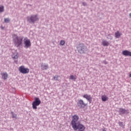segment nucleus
I'll return each instance as SVG.
<instances>
[{"mask_svg":"<svg viewBox=\"0 0 131 131\" xmlns=\"http://www.w3.org/2000/svg\"><path fill=\"white\" fill-rule=\"evenodd\" d=\"M38 20H39V18L36 14L32 15L30 17H27V20L30 22V23H34L36 21H38Z\"/></svg>","mask_w":131,"mask_h":131,"instance_id":"nucleus-4","label":"nucleus"},{"mask_svg":"<svg viewBox=\"0 0 131 131\" xmlns=\"http://www.w3.org/2000/svg\"><path fill=\"white\" fill-rule=\"evenodd\" d=\"M119 125L120 126H121L122 127H123L124 126V124L123 122H120L119 123Z\"/></svg>","mask_w":131,"mask_h":131,"instance_id":"nucleus-20","label":"nucleus"},{"mask_svg":"<svg viewBox=\"0 0 131 131\" xmlns=\"http://www.w3.org/2000/svg\"><path fill=\"white\" fill-rule=\"evenodd\" d=\"M65 45V41L64 40H61L60 41V46H64Z\"/></svg>","mask_w":131,"mask_h":131,"instance_id":"nucleus-23","label":"nucleus"},{"mask_svg":"<svg viewBox=\"0 0 131 131\" xmlns=\"http://www.w3.org/2000/svg\"><path fill=\"white\" fill-rule=\"evenodd\" d=\"M102 43L103 47H107V46H109V42L106 40L102 41Z\"/></svg>","mask_w":131,"mask_h":131,"instance_id":"nucleus-16","label":"nucleus"},{"mask_svg":"<svg viewBox=\"0 0 131 131\" xmlns=\"http://www.w3.org/2000/svg\"><path fill=\"white\" fill-rule=\"evenodd\" d=\"M77 50L79 54H85L88 51V48L83 43H80L77 46Z\"/></svg>","mask_w":131,"mask_h":131,"instance_id":"nucleus-2","label":"nucleus"},{"mask_svg":"<svg viewBox=\"0 0 131 131\" xmlns=\"http://www.w3.org/2000/svg\"><path fill=\"white\" fill-rule=\"evenodd\" d=\"M108 99L109 98L106 95H102L101 96V100L103 102H106V101H108Z\"/></svg>","mask_w":131,"mask_h":131,"instance_id":"nucleus-15","label":"nucleus"},{"mask_svg":"<svg viewBox=\"0 0 131 131\" xmlns=\"http://www.w3.org/2000/svg\"><path fill=\"white\" fill-rule=\"evenodd\" d=\"M41 67L42 70H47V69L49 68V66L48 65H42Z\"/></svg>","mask_w":131,"mask_h":131,"instance_id":"nucleus-17","label":"nucleus"},{"mask_svg":"<svg viewBox=\"0 0 131 131\" xmlns=\"http://www.w3.org/2000/svg\"><path fill=\"white\" fill-rule=\"evenodd\" d=\"M70 79L72 80H75L76 79V76H74V75H71L70 77Z\"/></svg>","mask_w":131,"mask_h":131,"instance_id":"nucleus-18","label":"nucleus"},{"mask_svg":"<svg viewBox=\"0 0 131 131\" xmlns=\"http://www.w3.org/2000/svg\"><path fill=\"white\" fill-rule=\"evenodd\" d=\"M4 21L5 22V23H9V22H10V19L8 18H5Z\"/></svg>","mask_w":131,"mask_h":131,"instance_id":"nucleus-21","label":"nucleus"},{"mask_svg":"<svg viewBox=\"0 0 131 131\" xmlns=\"http://www.w3.org/2000/svg\"><path fill=\"white\" fill-rule=\"evenodd\" d=\"M103 63H104V64H108V62L106 61H103Z\"/></svg>","mask_w":131,"mask_h":131,"instance_id":"nucleus-25","label":"nucleus"},{"mask_svg":"<svg viewBox=\"0 0 131 131\" xmlns=\"http://www.w3.org/2000/svg\"><path fill=\"white\" fill-rule=\"evenodd\" d=\"M83 98H84V99H87L88 101L90 103H92V100H93V98H92L91 95L85 94L83 95Z\"/></svg>","mask_w":131,"mask_h":131,"instance_id":"nucleus-9","label":"nucleus"},{"mask_svg":"<svg viewBox=\"0 0 131 131\" xmlns=\"http://www.w3.org/2000/svg\"><path fill=\"white\" fill-rule=\"evenodd\" d=\"M40 103H41V101L39 100V98L36 97L35 100L32 102L33 109L36 110V109H37V106H39Z\"/></svg>","mask_w":131,"mask_h":131,"instance_id":"nucleus-5","label":"nucleus"},{"mask_svg":"<svg viewBox=\"0 0 131 131\" xmlns=\"http://www.w3.org/2000/svg\"><path fill=\"white\" fill-rule=\"evenodd\" d=\"M2 12H4V6H0V13H2Z\"/></svg>","mask_w":131,"mask_h":131,"instance_id":"nucleus-22","label":"nucleus"},{"mask_svg":"<svg viewBox=\"0 0 131 131\" xmlns=\"http://www.w3.org/2000/svg\"><path fill=\"white\" fill-rule=\"evenodd\" d=\"M120 115H122V114H128V111L126 110L124 108H119Z\"/></svg>","mask_w":131,"mask_h":131,"instance_id":"nucleus-10","label":"nucleus"},{"mask_svg":"<svg viewBox=\"0 0 131 131\" xmlns=\"http://www.w3.org/2000/svg\"><path fill=\"white\" fill-rule=\"evenodd\" d=\"M82 5H83V6H86V3L83 2V3H82Z\"/></svg>","mask_w":131,"mask_h":131,"instance_id":"nucleus-26","label":"nucleus"},{"mask_svg":"<svg viewBox=\"0 0 131 131\" xmlns=\"http://www.w3.org/2000/svg\"><path fill=\"white\" fill-rule=\"evenodd\" d=\"M129 16L131 17V13L129 14Z\"/></svg>","mask_w":131,"mask_h":131,"instance_id":"nucleus-30","label":"nucleus"},{"mask_svg":"<svg viewBox=\"0 0 131 131\" xmlns=\"http://www.w3.org/2000/svg\"><path fill=\"white\" fill-rule=\"evenodd\" d=\"M24 44L25 48H26V49H28V48H30L31 47V42H30V40L27 37H26L24 39Z\"/></svg>","mask_w":131,"mask_h":131,"instance_id":"nucleus-8","label":"nucleus"},{"mask_svg":"<svg viewBox=\"0 0 131 131\" xmlns=\"http://www.w3.org/2000/svg\"><path fill=\"white\" fill-rule=\"evenodd\" d=\"M1 75L2 76V78L4 79L5 80H6V79H7L9 76V75H8V73H7V72L1 73Z\"/></svg>","mask_w":131,"mask_h":131,"instance_id":"nucleus-12","label":"nucleus"},{"mask_svg":"<svg viewBox=\"0 0 131 131\" xmlns=\"http://www.w3.org/2000/svg\"><path fill=\"white\" fill-rule=\"evenodd\" d=\"M12 58L13 59H18V58H19V54L18 53V52H15L13 53L12 55Z\"/></svg>","mask_w":131,"mask_h":131,"instance_id":"nucleus-13","label":"nucleus"},{"mask_svg":"<svg viewBox=\"0 0 131 131\" xmlns=\"http://www.w3.org/2000/svg\"><path fill=\"white\" fill-rule=\"evenodd\" d=\"M77 106L80 109H82V108H84V107L88 106V103H84V101L82 99H79L77 102Z\"/></svg>","mask_w":131,"mask_h":131,"instance_id":"nucleus-7","label":"nucleus"},{"mask_svg":"<svg viewBox=\"0 0 131 131\" xmlns=\"http://www.w3.org/2000/svg\"><path fill=\"white\" fill-rule=\"evenodd\" d=\"M91 1H93V0H91Z\"/></svg>","mask_w":131,"mask_h":131,"instance_id":"nucleus-31","label":"nucleus"},{"mask_svg":"<svg viewBox=\"0 0 131 131\" xmlns=\"http://www.w3.org/2000/svg\"><path fill=\"white\" fill-rule=\"evenodd\" d=\"M79 119V117L77 115H75L72 117V120L71 121V124L72 128L74 130L78 131H84L85 130V127L84 125L80 122H77V121Z\"/></svg>","mask_w":131,"mask_h":131,"instance_id":"nucleus-1","label":"nucleus"},{"mask_svg":"<svg viewBox=\"0 0 131 131\" xmlns=\"http://www.w3.org/2000/svg\"><path fill=\"white\" fill-rule=\"evenodd\" d=\"M115 35L116 38H120V36L122 35V33L118 31L115 33Z\"/></svg>","mask_w":131,"mask_h":131,"instance_id":"nucleus-14","label":"nucleus"},{"mask_svg":"<svg viewBox=\"0 0 131 131\" xmlns=\"http://www.w3.org/2000/svg\"><path fill=\"white\" fill-rule=\"evenodd\" d=\"M59 77V76H56L54 77V79L55 80H58V78Z\"/></svg>","mask_w":131,"mask_h":131,"instance_id":"nucleus-24","label":"nucleus"},{"mask_svg":"<svg viewBox=\"0 0 131 131\" xmlns=\"http://www.w3.org/2000/svg\"><path fill=\"white\" fill-rule=\"evenodd\" d=\"M102 131H106V129H103Z\"/></svg>","mask_w":131,"mask_h":131,"instance_id":"nucleus-29","label":"nucleus"},{"mask_svg":"<svg viewBox=\"0 0 131 131\" xmlns=\"http://www.w3.org/2000/svg\"><path fill=\"white\" fill-rule=\"evenodd\" d=\"M110 38V39H112L113 38L111 36V37Z\"/></svg>","mask_w":131,"mask_h":131,"instance_id":"nucleus-27","label":"nucleus"},{"mask_svg":"<svg viewBox=\"0 0 131 131\" xmlns=\"http://www.w3.org/2000/svg\"><path fill=\"white\" fill-rule=\"evenodd\" d=\"M129 77H131V73L129 75Z\"/></svg>","mask_w":131,"mask_h":131,"instance_id":"nucleus-28","label":"nucleus"},{"mask_svg":"<svg viewBox=\"0 0 131 131\" xmlns=\"http://www.w3.org/2000/svg\"><path fill=\"white\" fill-rule=\"evenodd\" d=\"M122 55H123V56H129L131 57V52L127 50H124L122 51Z\"/></svg>","mask_w":131,"mask_h":131,"instance_id":"nucleus-11","label":"nucleus"},{"mask_svg":"<svg viewBox=\"0 0 131 131\" xmlns=\"http://www.w3.org/2000/svg\"><path fill=\"white\" fill-rule=\"evenodd\" d=\"M11 114H12V118H15V119H17V114H14V112H11Z\"/></svg>","mask_w":131,"mask_h":131,"instance_id":"nucleus-19","label":"nucleus"},{"mask_svg":"<svg viewBox=\"0 0 131 131\" xmlns=\"http://www.w3.org/2000/svg\"><path fill=\"white\" fill-rule=\"evenodd\" d=\"M13 42L15 45V47L17 48L20 47L22 45V41H23V37H18L16 34H14L12 36Z\"/></svg>","mask_w":131,"mask_h":131,"instance_id":"nucleus-3","label":"nucleus"},{"mask_svg":"<svg viewBox=\"0 0 131 131\" xmlns=\"http://www.w3.org/2000/svg\"><path fill=\"white\" fill-rule=\"evenodd\" d=\"M18 71L23 74H27L29 73L30 70L28 68H26L24 66H21L18 68Z\"/></svg>","mask_w":131,"mask_h":131,"instance_id":"nucleus-6","label":"nucleus"}]
</instances>
